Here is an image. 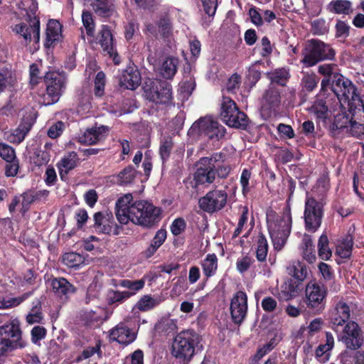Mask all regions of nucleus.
Masks as SVG:
<instances>
[{"label": "nucleus", "instance_id": "obj_54", "mask_svg": "<svg viewBox=\"0 0 364 364\" xmlns=\"http://www.w3.org/2000/svg\"><path fill=\"white\" fill-rule=\"evenodd\" d=\"M336 65L335 64H323L318 67V73L323 76L324 79L330 80V83H333V80L336 75H341L338 73H334Z\"/></svg>", "mask_w": 364, "mask_h": 364}, {"label": "nucleus", "instance_id": "obj_47", "mask_svg": "<svg viewBox=\"0 0 364 364\" xmlns=\"http://www.w3.org/2000/svg\"><path fill=\"white\" fill-rule=\"evenodd\" d=\"M31 159L33 164L36 166H41L49 162L50 154L46 150L36 149Z\"/></svg>", "mask_w": 364, "mask_h": 364}, {"label": "nucleus", "instance_id": "obj_19", "mask_svg": "<svg viewBox=\"0 0 364 364\" xmlns=\"http://www.w3.org/2000/svg\"><path fill=\"white\" fill-rule=\"evenodd\" d=\"M341 112L334 117V121L331 126L330 134L333 138L343 137L344 133H348L349 124L352 120L350 113L343 107L342 103Z\"/></svg>", "mask_w": 364, "mask_h": 364}, {"label": "nucleus", "instance_id": "obj_39", "mask_svg": "<svg viewBox=\"0 0 364 364\" xmlns=\"http://www.w3.org/2000/svg\"><path fill=\"white\" fill-rule=\"evenodd\" d=\"M12 31L18 36V38H23L22 43L24 46H27L31 42V23L29 26L26 23H17L12 28Z\"/></svg>", "mask_w": 364, "mask_h": 364}, {"label": "nucleus", "instance_id": "obj_63", "mask_svg": "<svg viewBox=\"0 0 364 364\" xmlns=\"http://www.w3.org/2000/svg\"><path fill=\"white\" fill-rule=\"evenodd\" d=\"M47 334V331L46 328L42 326H34L31 331V341L34 344H37L40 341L45 338Z\"/></svg>", "mask_w": 364, "mask_h": 364}, {"label": "nucleus", "instance_id": "obj_36", "mask_svg": "<svg viewBox=\"0 0 364 364\" xmlns=\"http://www.w3.org/2000/svg\"><path fill=\"white\" fill-rule=\"evenodd\" d=\"M107 217L102 212H97L94 214L93 227L98 233L109 235L112 232V226L105 221Z\"/></svg>", "mask_w": 364, "mask_h": 364}, {"label": "nucleus", "instance_id": "obj_45", "mask_svg": "<svg viewBox=\"0 0 364 364\" xmlns=\"http://www.w3.org/2000/svg\"><path fill=\"white\" fill-rule=\"evenodd\" d=\"M136 171L129 165L122 170L118 174V182L120 185H127L132 183L136 177Z\"/></svg>", "mask_w": 364, "mask_h": 364}, {"label": "nucleus", "instance_id": "obj_64", "mask_svg": "<svg viewBox=\"0 0 364 364\" xmlns=\"http://www.w3.org/2000/svg\"><path fill=\"white\" fill-rule=\"evenodd\" d=\"M241 83V77L237 73H234L228 79L226 84V90L230 93H235Z\"/></svg>", "mask_w": 364, "mask_h": 364}, {"label": "nucleus", "instance_id": "obj_10", "mask_svg": "<svg viewBox=\"0 0 364 364\" xmlns=\"http://www.w3.org/2000/svg\"><path fill=\"white\" fill-rule=\"evenodd\" d=\"M220 117L229 127L246 129L248 126L247 114L240 111L235 102L229 97H223Z\"/></svg>", "mask_w": 364, "mask_h": 364}, {"label": "nucleus", "instance_id": "obj_49", "mask_svg": "<svg viewBox=\"0 0 364 364\" xmlns=\"http://www.w3.org/2000/svg\"><path fill=\"white\" fill-rule=\"evenodd\" d=\"M130 297L131 294H129L127 291L110 290L107 294V302L109 304H121Z\"/></svg>", "mask_w": 364, "mask_h": 364}, {"label": "nucleus", "instance_id": "obj_33", "mask_svg": "<svg viewBox=\"0 0 364 364\" xmlns=\"http://www.w3.org/2000/svg\"><path fill=\"white\" fill-rule=\"evenodd\" d=\"M203 274L210 278L214 276L218 269V257L215 253L208 254L200 262Z\"/></svg>", "mask_w": 364, "mask_h": 364}, {"label": "nucleus", "instance_id": "obj_38", "mask_svg": "<svg viewBox=\"0 0 364 364\" xmlns=\"http://www.w3.org/2000/svg\"><path fill=\"white\" fill-rule=\"evenodd\" d=\"M145 285V279H140L136 280H131L128 279H120L115 286H119L123 288L128 289L129 291H127L129 294H131V296H134L139 291L142 289Z\"/></svg>", "mask_w": 364, "mask_h": 364}, {"label": "nucleus", "instance_id": "obj_4", "mask_svg": "<svg viewBox=\"0 0 364 364\" xmlns=\"http://www.w3.org/2000/svg\"><path fill=\"white\" fill-rule=\"evenodd\" d=\"M335 85V92L341 95V102L347 103L352 120L364 122V102L356 86L348 78L340 76Z\"/></svg>", "mask_w": 364, "mask_h": 364}, {"label": "nucleus", "instance_id": "obj_60", "mask_svg": "<svg viewBox=\"0 0 364 364\" xmlns=\"http://www.w3.org/2000/svg\"><path fill=\"white\" fill-rule=\"evenodd\" d=\"M186 228V223L183 218H176L170 226L171 233L174 236H178L185 231Z\"/></svg>", "mask_w": 364, "mask_h": 364}, {"label": "nucleus", "instance_id": "obj_22", "mask_svg": "<svg viewBox=\"0 0 364 364\" xmlns=\"http://www.w3.org/2000/svg\"><path fill=\"white\" fill-rule=\"evenodd\" d=\"M281 104V92L274 85H269L262 98V109L269 114L276 112Z\"/></svg>", "mask_w": 364, "mask_h": 364}, {"label": "nucleus", "instance_id": "obj_14", "mask_svg": "<svg viewBox=\"0 0 364 364\" xmlns=\"http://www.w3.org/2000/svg\"><path fill=\"white\" fill-rule=\"evenodd\" d=\"M248 311L247 295L243 291H236L230 304V312L232 321L236 325H241L245 320Z\"/></svg>", "mask_w": 364, "mask_h": 364}, {"label": "nucleus", "instance_id": "obj_40", "mask_svg": "<svg viewBox=\"0 0 364 364\" xmlns=\"http://www.w3.org/2000/svg\"><path fill=\"white\" fill-rule=\"evenodd\" d=\"M178 60L173 58H167L161 68L160 73L161 76L167 80L172 79L177 71Z\"/></svg>", "mask_w": 364, "mask_h": 364}, {"label": "nucleus", "instance_id": "obj_56", "mask_svg": "<svg viewBox=\"0 0 364 364\" xmlns=\"http://www.w3.org/2000/svg\"><path fill=\"white\" fill-rule=\"evenodd\" d=\"M254 262L255 259L247 255L237 259L236 262V269L240 274H243L250 269Z\"/></svg>", "mask_w": 364, "mask_h": 364}, {"label": "nucleus", "instance_id": "obj_43", "mask_svg": "<svg viewBox=\"0 0 364 364\" xmlns=\"http://www.w3.org/2000/svg\"><path fill=\"white\" fill-rule=\"evenodd\" d=\"M33 123L31 121L23 120L21 122L18 127L13 132V141L17 144L22 142L24 140L26 136L30 132Z\"/></svg>", "mask_w": 364, "mask_h": 364}, {"label": "nucleus", "instance_id": "obj_8", "mask_svg": "<svg viewBox=\"0 0 364 364\" xmlns=\"http://www.w3.org/2000/svg\"><path fill=\"white\" fill-rule=\"evenodd\" d=\"M143 89L144 96L149 102L166 106L173 104L172 86L167 81L149 79Z\"/></svg>", "mask_w": 364, "mask_h": 364}, {"label": "nucleus", "instance_id": "obj_7", "mask_svg": "<svg viewBox=\"0 0 364 364\" xmlns=\"http://www.w3.org/2000/svg\"><path fill=\"white\" fill-rule=\"evenodd\" d=\"M22 334L18 319L0 326V357H6L9 353L27 346V342L22 338Z\"/></svg>", "mask_w": 364, "mask_h": 364}, {"label": "nucleus", "instance_id": "obj_34", "mask_svg": "<svg viewBox=\"0 0 364 364\" xmlns=\"http://www.w3.org/2000/svg\"><path fill=\"white\" fill-rule=\"evenodd\" d=\"M351 7L352 4L348 0H333L327 5V10L332 14L348 15Z\"/></svg>", "mask_w": 364, "mask_h": 364}, {"label": "nucleus", "instance_id": "obj_32", "mask_svg": "<svg viewBox=\"0 0 364 364\" xmlns=\"http://www.w3.org/2000/svg\"><path fill=\"white\" fill-rule=\"evenodd\" d=\"M156 26L162 38H166L171 36L173 27L169 14H161L156 21Z\"/></svg>", "mask_w": 364, "mask_h": 364}, {"label": "nucleus", "instance_id": "obj_23", "mask_svg": "<svg viewBox=\"0 0 364 364\" xmlns=\"http://www.w3.org/2000/svg\"><path fill=\"white\" fill-rule=\"evenodd\" d=\"M141 77L137 66L134 64L129 65L119 78V85L124 89L134 90L141 84Z\"/></svg>", "mask_w": 364, "mask_h": 364}, {"label": "nucleus", "instance_id": "obj_51", "mask_svg": "<svg viewBox=\"0 0 364 364\" xmlns=\"http://www.w3.org/2000/svg\"><path fill=\"white\" fill-rule=\"evenodd\" d=\"M173 147V143L171 138L165 139L161 141L159 147V154L163 164L169 159Z\"/></svg>", "mask_w": 364, "mask_h": 364}, {"label": "nucleus", "instance_id": "obj_26", "mask_svg": "<svg viewBox=\"0 0 364 364\" xmlns=\"http://www.w3.org/2000/svg\"><path fill=\"white\" fill-rule=\"evenodd\" d=\"M78 161L77 154L75 151H70L57 163L61 181L66 182L68 180L69 172L77 166Z\"/></svg>", "mask_w": 364, "mask_h": 364}, {"label": "nucleus", "instance_id": "obj_13", "mask_svg": "<svg viewBox=\"0 0 364 364\" xmlns=\"http://www.w3.org/2000/svg\"><path fill=\"white\" fill-rule=\"evenodd\" d=\"M46 94L50 101L48 104L57 102L63 95L66 86V77L59 73L49 71L44 75Z\"/></svg>", "mask_w": 364, "mask_h": 364}, {"label": "nucleus", "instance_id": "obj_11", "mask_svg": "<svg viewBox=\"0 0 364 364\" xmlns=\"http://www.w3.org/2000/svg\"><path fill=\"white\" fill-rule=\"evenodd\" d=\"M323 206L321 200L306 196L304 211V228L306 231L314 233L321 227L324 214Z\"/></svg>", "mask_w": 364, "mask_h": 364}, {"label": "nucleus", "instance_id": "obj_35", "mask_svg": "<svg viewBox=\"0 0 364 364\" xmlns=\"http://www.w3.org/2000/svg\"><path fill=\"white\" fill-rule=\"evenodd\" d=\"M256 258L259 262H264L269 250L268 241L266 236L259 232L257 239Z\"/></svg>", "mask_w": 364, "mask_h": 364}, {"label": "nucleus", "instance_id": "obj_9", "mask_svg": "<svg viewBox=\"0 0 364 364\" xmlns=\"http://www.w3.org/2000/svg\"><path fill=\"white\" fill-rule=\"evenodd\" d=\"M327 287L321 282L311 281L306 286L304 301L314 314H321L326 308Z\"/></svg>", "mask_w": 364, "mask_h": 364}, {"label": "nucleus", "instance_id": "obj_29", "mask_svg": "<svg viewBox=\"0 0 364 364\" xmlns=\"http://www.w3.org/2000/svg\"><path fill=\"white\" fill-rule=\"evenodd\" d=\"M287 269L292 279L301 284L308 276L307 266L304 262L299 260L292 262Z\"/></svg>", "mask_w": 364, "mask_h": 364}, {"label": "nucleus", "instance_id": "obj_27", "mask_svg": "<svg viewBox=\"0 0 364 364\" xmlns=\"http://www.w3.org/2000/svg\"><path fill=\"white\" fill-rule=\"evenodd\" d=\"M96 41L100 45L104 52H112V48L116 47L113 34L108 25H102L96 37Z\"/></svg>", "mask_w": 364, "mask_h": 364}, {"label": "nucleus", "instance_id": "obj_3", "mask_svg": "<svg viewBox=\"0 0 364 364\" xmlns=\"http://www.w3.org/2000/svg\"><path fill=\"white\" fill-rule=\"evenodd\" d=\"M200 341V336L193 329L183 330L175 336L171 354L180 361L188 363L202 348Z\"/></svg>", "mask_w": 364, "mask_h": 364}, {"label": "nucleus", "instance_id": "obj_31", "mask_svg": "<svg viewBox=\"0 0 364 364\" xmlns=\"http://www.w3.org/2000/svg\"><path fill=\"white\" fill-rule=\"evenodd\" d=\"M334 346V338L333 335L330 332L326 333V343L324 344H320L316 349L315 356L316 358L321 361L328 360L329 353L328 352Z\"/></svg>", "mask_w": 364, "mask_h": 364}, {"label": "nucleus", "instance_id": "obj_55", "mask_svg": "<svg viewBox=\"0 0 364 364\" xmlns=\"http://www.w3.org/2000/svg\"><path fill=\"white\" fill-rule=\"evenodd\" d=\"M316 185L318 188H322L323 191H328L331 187L330 172L327 167H324L317 179Z\"/></svg>", "mask_w": 364, "mask_h": 364}, {"label": "nucleus", "instance_id": "obj_42", "mask_svg": "<svg viewBox=\"0 0 364 364\" xmlns=\"http://www.w3.org/2000/svg\"><path fill=\"white\" fill-rule=\"evenodd\" d=\"M318 255L323 260H328L332 256V251L329 247V240L326 233H322L318 241Z\"/></svg>", "mask_w": 364, "mask_h": 364}, {"label": "nucleus", "instance_id": "obj_50", "mask_svg": "<svg viewBox=\"0 0 364 364\" xmlns=\"http://www.w3.org/2000/svg\"><path fill=\"white\" fill-rule=\"evenodd\" d=\"M105 75L103 72H98L94 80V94L95 97H101L105 94Z\"/></svg>", "mask_w": 364, "mask_h": 364}, {"label": "nucleus", "instance_id": "obj_25", "mask_svg": "<svg viewBox=\"0 0 364 364\" xmlns=\"http://www.w3.org/2000/svg\"><path fill=\"white\" fill-rule=\"evenodd\" d=\"M200 129L208 139L214 141L222 139L226 133V129L223 125L212 119L200 122Z\"/></svg>", "mask_w": 364, "mask_h": 364}, {"label": "nucleus", "instance_id": "obj_16", "mask_svg": "<svg viewBox=\"0 0 364 364\" xmlns=\"http://www.w3.org/2000/svg\"><path fill=\"white\" fill-rule=\"evenodd\" d=\"M342 331L341 341L346 345V348L351 350H357L361 347L363 343V338L361 333V329L358 324L355 321H349L344 324Z\"/></svg>", "mask_w": 364, "mask_h": 364}, {"label": "nucleus", "instance_id": "obj_44", "mask_svg": "<svg viewBox=\"0 0 364 364\" xmlns=\"http://www.w3.org/2000/svg\"><path fill=\"white\" fill-rule=\"evenodd\" d=\"M269 78L271 81L269 85H274L276 84L280 86H285L289 78V72L284 68L277 69L269 74Z\"/></svg>", "mask_w": 364, "mask_h": 364}, {"label": "nucleus", "instance_id": "obj_28", "mask_svg": "<svg viewBox=\"0 0 364 364\" xmlns=\"http://www.w3.org/2000/svg\"><path fill=\"white\" fill-rule=\"evenodd\" d=\"M300 284L301 283L293 279H287L280 287L277 294L278 299L285 301L292 299L298 294Z\"/></svg>", "mask_w": 364, "mask_h": 364}, {"label": "nucleus", "instance_id": "obj_62", "mask_svg": "<svg viewBox=\"0 0 364 364\" xmlns=\"http://www.w3.org/2000/svg\"><path fill=\"white\" fill-rule=\"evenodd\" d=\"M43 319V314L41 311V305L35 306L32 308L31 312L26 316V322L29 324L41 323Z\"/></svg>", "mask_w": 364, "mask_h": 364}, {"label": "nucleus", "instance_id": "obj_17", "mask_svg": "<svg viewBox=\"0 0 364 364\" xmlns=\"http://www.w3.org/2000/svg\"><path fill=\"white\" fill-rule=\"evenodd\" d=\"M46 284L48 289L60 299H66L76 291L74 285L64 277H55L51 275L46 279Z\"/></svg>", "mask_w": 364, "mask_h": 364}, {"label": "nucleus", "instance_id": "obj_59", "mask_svg": "<svg viewBox=\"0 0 364 364\" xmlns=\"http://www.w3.org/2000/svg\"><path fill=\"white\" fill-rule=\"evenodd\" d=\"M319 272L321 274L323 280L326 282L331 281L335 278V274L333 268L325 262H320L318 265Z\"/></svg>", "mask_w": 364, "mask_h": 364}, {"label": "nucleus", "instance_id": "obj_48", "mask_svg": "<svg viewBox=\"0 0 364 364\" xmlns=\"http://www.w3.org/2000/svg\"><path fill=\"white\" fill-rule=\"evenodd\" d=\"M82 21L89 37H95V22L90 11H84L82 14Z\"/></svg>", "mask_w": 364, "mask_h": 364}, {"label": "nucleus", "instance_id": "obj_24", "mask_svg": "<svg viewBox=\"0 0 364 364\" xmlns=\"http://www.w3.org/2000/svg\"><path fill=\"white\" fill-rule=\"evenodd\" d=\"M109 128L107 126L95 127L87 129L78 138V142L85 145H92L103 140L107 135Z\"/></svg>", "mask_w": 364, "mask_h": 364}, {"label": "nucleus", "instance_id": "obj_2", "mask_svg": "<svg viewBox=\"0 0 364 364\" xmlns=\"http://www.w3.org/2000/svg\"><path fill=\"white\" fill-rule=\"evenodd\" d=\"M287 182L288 198L286 200V205L283 208L282 216L272 223H267L268 232L274 248L277 251L282 250L284 247L291 233L292 225L290 201L296 189V181L289 176Z\"/></svg>", "mask_w": 364, "mask_h": 364}, {"label": "nucleus", "instance_id": "obj_46", "mask_svg": "<svg viewBox=\"0 0 364 364\" xmlns=\"http://www.w3.org/2000/svg\"><path fill=\"white\" fill-rule=\"evenodd\" d=\"M31 295V292H28L21 296L10 298L9 299L0 296V309H5L17 306Z\"/></svg>", "mask_w": 364, "mask_h": 364}, {"label": "nucleus", "instance_id": "obj_30", "mask_svg": "<svg viewBox=\"0 0 364 364\" xmlns=\"http://www.w3.org/2000/svg\"><path fill=\"white\" fill-rule=\"evenodd\" d=\"M353 244V236L350 234H348L337 245L336 250V255L342 259H349L352 255Z\"/></svg>", "mask_w": 364, "mask_h": 364}, {"label": "nucleus", "instance_id": "obj_53", "mask_svg": "<svg viewBox=\"0 0 364 364\" xmlns=\"http://www.w3.org/2000/svg\"><path fill=\"white\" fill-rule=\"evenodd\" d=\"M156 300L149 295H144L136 303V307L141 311H147L156 306Z\"/></svg>", "mask_w": 364, "mask_h": 364}, {"label": "nucleus", "instance_id": "obj_52", "mask_svg": "<svg viewBox=\"0 0 364 364\" xmlns=\"http://www.w3.org/2000/svg\"><path fill=\"white\" fill-rule=\"evenodd\" d=\"M0 157L6 162L16 158L15 149L10 145L0 142Z\"/></svg>", "mask_w": 364, "mask_h": 364}, {"label": "nucleus", "instance_id": "obj_15", "mask_svg": "<svg viewBox=\"0 0 364 364\" xmlns=\"http://www.w3.org/2000/svg\"><path fill=\"white\" fill-rule=\"evenodd\" d=\"M196 171L193 173V182L195 187L205 183L211 184L215 181L214 166L210 164V159L208 157H201L196 161Z\"/></svg>", "mask_w": 364, "mask_h": 364}, {"label": "nucleus", "instance_id": "obj_37", "mask_svg": "<svg viewBox=\"0 0 364 364\" xmlns=\"http://www.w3.org/2000/svg\"><path fill=\"white\" fill-rule=\"evenodd\" d=\"M95 13L100 16L107 17L110 15L111 0H87Z\"/></svg>", "mask_w": 364, "mask_h": 364}, {"label": "nucleus", "instance_id": "obj_5", "mask_svg": "<svg viewBox=\"0 0 364 364\" xmlns=\"http://www.w3.org/2000/svg\"><path fill=\"white\" fill-rule=\"evenodd\" d=\"M342 75H336L333 80V83H330V80L323 79L321 82V89L316 97L312 105L309 108L310 113L313 114L317 121L326 122L328 118L329 109L328 103L333 100L332 97H336L341 105V95L335 92V85L337 80Z\"/></svg>", "mask_w": 364, "mask_h": 364}, {"label": "nucleus", "instance_id": "obj_57", "mask_svg": "<svg viewBox=\"0 0 364 364\" xmlns=\"http://www.w3.org/2000/svg\"><path fill=\"white\" fill-rule=\"evenodd\" d=\"M213 165L215 166V178L217 176L219 178L225 179L229 176L232 171L231 166L228 164H225V162L221 164H213Z\"/></svg>", "mask_w": 364, "mask_h": 364}, {"label": "nucleus", "instance_id": "obj_20", "mask_svg": "<svg viewBox=\"0 0 364 364\" xmlns=\"http://www.w3.org/2000/svg\"><path fill=\"white\" fill-rule=\"evenodd\" d=\"M350 316V306L344 301H339L331 314L330 320L332 328L336 332L340 331V328L349 322Z\"/></svg>", "mask_w": 364, "mask_h": 364}, {"label": "nucleus", "instance_id": "obj_41", "mask_svg": "<svg viewBox=\"0 0 364 364\" xmlns=\"http://www.w3.org/2000/svg\"><path fill=\"white\" fill-rule=\"evenodd\" d=\"M85 257L80 254L70 252L63 255V263L70 268L77 269L80 265L85 264Z\"/></svg>", "mask_w": 364, "mask_h": 364}, {"label": "nucleus", "instance_id": "obj_58", "mask_svg": "<svg viewBox=\"0 0 364 364\" xmlns=\"http://www.w3.org/2000/svg\"><path fill=\"white\" fill-rule=\"evenodd\" d=\"M348 132L356 138H360L364 135V122L351 120L349 124Z\"/></svg>", "mask_w": 364, "mask_h": 364}, {"label": "nucleus", "instance_id": "obj_12", "mask_svg": "<svg viewBox=\"0 0 364 364\" xmlns=\"http://www.w3.org/2000/svg\"><path fill=\"white\" fill-rule=\"evenodd\" d=\"M228 193L225 190L215 188L209 191L198 200L199 208L208 213L220 211L226 205Z\"/></svg>", "mask_w": 364, "mask_h": 364}, {"label": "nucleus", "instance_id": "obj_61", "mask_svg": "<svg viewBox=\"0 0 364 364\" xmlns=\"http://www.w3.org/2000/svg\"><path fill=\"white\" fill-rule=\"evenodd\" d=\"M319 79L314 74L305 75L302 79V85L308 92H312L318 85Z\"/></svg>", "mask_w": 364, "mask_h": 364}, {"label": "nucleus", "instance_id": "obj_6", "mask_svg": "<svg viewBox=\"0 0 364 364\" xmlns=\"http://www.w3.org/2000/svg\"><path fill=\"white\" fill-rule=\"evenodd\" d=\"M301 63L306 68H310L322 61L334 60L336 50L330 44L317 38H311L306 42L301 50Z\"/></svg>", "mask_w": 364, "mask_h": 364}, {"label": "nucleus", "instance_id": "obj_1", "mask_svg": "<svg viewBox=\"0 0 364 364\" xmlns=\"http://www.w3.org/2000/svg\"><path fill=\"white\" fill-rule=\"evenodd\" d=\"M132 196L125 195L115 203V215L122 225L129 221L146 228H151L161 219L162 209L147 200H137L129 205Z\"/></svg>", "mask_w": 364, "mask_h": 364}, {"label": "nucleus", "instance_id": "obj_21", "mask_svg": "<svg viewBox=\"0 0 364 364\" xmlns=\"http://www.w3.org/2000/svg\"><path fill=\"white\" fill-rule=\"evenodd\" d=\"M109 341L128 346L134 341L136 338L135 332L132 331L125 323H119L109 331Z\"/></svg>", "mask_w": 364, "mask_h": 364}, {"label": "nucleus", "instance_id": "obj_18", "mask_svg": "<svg viewBox=\"0 0 364 364\" xmlns=\"http://www.w3.org/2000/svg\"><path fill=\"white\" fill-rule=\"evenodd\" d=\"M62 24L56 19H49L46 26L43 46L46 49H53L63 40Z\"/></svg>", "mask_w": 364, "mask_h": 364}]
</instances>
